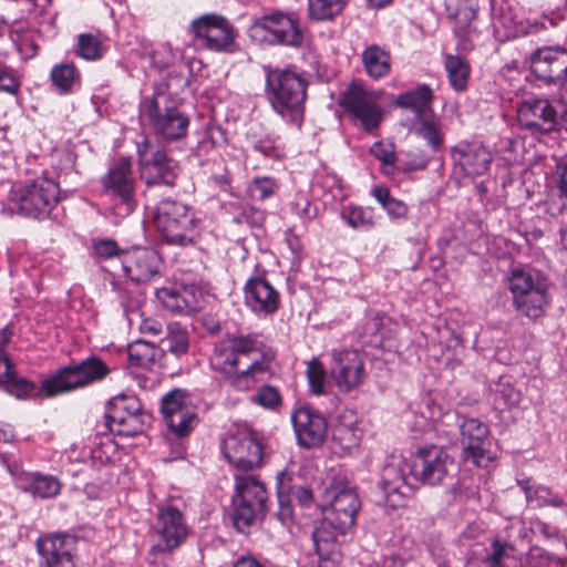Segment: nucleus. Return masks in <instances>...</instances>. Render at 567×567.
<instances>
[{
  "mask_svg": "<svg viewBox=\"0 0 567 567\" xmlns=\"http://www.w3.org/2000/svg\"><path fill=\"white\" fill-rule=\"evenodd\" d=\"M275 358L261 332L227 333L215 344L210 367L231 390L248 392L270 372Z\"/></svg>",
  "mask_w": 567,
  "mask_h": 567,
  "instance_id": "1",
  "label": "nucleus"
},
{
  "mask_svg": "<svg viewBox=\"0 0 567 567\" xmlns=\"http://www.w3.org/2000/svg\"><path fill=\"white\" fill-rule=\"evenodd\" d=\"M265 92L271 110L287 124L301 128L305 121L308 81L297 71L264 66Z\"/></svg>",
  "mask_w": 567,
  "mask_h": 567,
  "instance_id": "2",
  "label": "nucleus"
},
{
  "mask_svg": "<svg viewBox=\"0 0 567 567\" xmlns=\"http://www.w3.org/2000/svg\"><path fill=\"white\" fill-rule=\"evenodd\" d=\"M138 117L164 144L183 141L188 134L190 117L168 90L157 89L152 95L144 96L140 102Z\"/></svg>",
  "mask_w": 567,
  "mask_h": 567,
  "instance_id": "3",
  "label": "nucleus"
},
{
  "mask_svg": "<svg viewBox=\"0 0 567 567\" xmlns=\"http://www.w3.org/2000/svg\"><path fill=\"white\" fill-rule=\"evenodd\" d=\"M10 209L23 217L44 220L61 202L60 184L42 172L33 178L17 182L9 193Z\"/></svg>",
  "mask_w": 567,
  "mask_h": 567,
  "instance_id": "4",
  "label": "nucleus"
},
{
  "mask_svg": "<svg viewBox=\"0 0 567 567\" xmlns=\"http://www.w3.org/2000/svg\"><path fill=\"white\" fill-rule=\"evenodd\" d=\"M153 221L168 245L186 247L196 244L200 237L202 219L193 206L178 198H162L156 205Z\"/></svg>",
  "mask_w": 567,
  "mask_h": 567,
  "instance_id": "5",
  "label": "nucleus"
},
{
  "mask_svg": "<svg viewBox=\"0 0 567 567\" xmlns=\"http://www.w3.org/2000/svg\"><path fill=\"white\" fill-rule=\"evenodd\" d=\"M235 480V501L231 520L235 529L250 534L269 511V495L266 485L255 475L238 474Z\"/></svg>",
  "mask_w": 567,
  "mask_h": 567,
  "instance_id": "6",
  "label": "nucleus"
},
{
  "mask_svg": "<svg viewBox=\"0 0 567 567\" xmlns=\"http://www.w3.org/2000/svg\"><path fill=\"white\" fill-rule=\"evenodd\" d=\"M111 369L99 355L92 354L80 361H71L41 382V391L48 398L84 389L104 380Z\"/></svg>",
  "mask_w": 567,
  "mask_h": 567,
  "instance_id": "7",
  "label": "nucleus"
},
{
  "mask_svg": "<svg viewBox=\"0 0 567 567\" xmlns=\"http://www.w3.org/2000/svg\"><path fill=\"white\" fill-rule=\"evenodd\" d=\"M381 99L380 91L368 90L362 82L353 80L340 93L338 105L350 123L359 126L364 133L373 134L383 122Z\"/></svg>",
  "mask_w": 567,
  "mask_h": 567,
  "instance_id": "8",
  "label": "nucleus"
},
{
  "mask_svg": "<svg viewBox=\"0 0 567 567\" xmlns=\"http://www.w3.org/2000/svg\"><path fill=\"white\" fill-rule=\"evenodd\" d=\"M566 116L567 103L563 97L553 100L543 96L529 97L524 100L517 110L519 126L534 135L559 132Z\"/></svg>",
  "mask_w": 567,
  "mask_h": 567,
  "instance_id": "9",
  "label": "nucleus"
},
{
  "mask_svg": "<svg viewBox=\"0 0 567 567\" xmlns=\"http://www.w3.org/2000/svg\"><path fill=\"white\" fill-rule=\"evenodd\" d=\"M105 427L116 435L142 434L152 423V414L133 394H118L110 399L105 411Z\"/></svg>",
  "mask_w": 567,
  "mask_h": 567,
  "instance_id": "10",
  "label": "nucleus"
},
{
  "mask_svg": "<svg viewBox=\"0 0 567 567\" xmlns=\"http://www.w3.org/2000/svg\"><path fill=\"white\" fill-rule=\"evenodd\" d=\"M152 532L157 540L152 545L153 555L172 554L179 548L190 534L185 513L174 503H162L156 506V515Z\"/></svg>",
  "mask_w": 567,
  "mask_h": 567,
  "instance_id": "11",
  "label": "nucleus"
},
{
  "mask_svg": "<svg viewBox=\"0 0 567 567\" xmlns=\"http://www.w3.org/2000/svg\"><path fill=\"white\" fill-rule=\"evenodd\" d=\"M187 34L194 47L212 52H234L237 31L231 22L221 14L205 13L194 19Z\"/></svg>",
  "mask_w": 567,
  "mask_h": 567,
  "instance_id": "12",
  "label": "nucleus"
},
{
  "mask_svg": "<svg viewBox=\"0 0 567 567\" xmlns=\"http://www.w3.org/2000/svg\"><path fill=\"white\" fill-rule=\"evenodd\" d=\"M221 452L226 461L241 472L255 471L265 464L262 439L248 427L229 432L221 442Z\"/></svg>",
  "mask_w": 567,
  "mask_h": 567,
  "instance_id": "13",
  "label": "nucleus"
},
{
  "mask_svg": "<svg viewBox=\"0 0 567 567\" xmlns=\"http://www.w3.org/2000/svg\"><path fill=\"white\" fill-rule=\"evenodd\" d=\"M250 37L270 45L301 48L305 41L298 19L282 11H274L256 19L249 29Z\"/></svg>",
  "mask_w": 567,
  "mask_h": 567,
  "instance_id": "14",
  "label": "nucleus"
},
{
  "mask_svg": "<svg viewBox=\"0 0 567 567\" xmlns=\"http://www.w3.org/2000/svg\"><path fill=\"white\" fill-rule=\"evenodd\" d=\"M508 288L513 295V303L518 312L529 319L544 316L549 303L548 287L545 280L534 277L530 272L515 269L508 279Z\"/></svg>",
  "mask_w": 567,
  "mask_h": 567,
  "instance_id": "15",
  "label": "nucleus"
},
{
  "mask_svg": "<svg viewBox=\"0 0 567 567\" xmlns=\"http://www.w3.org/2000/svg\"><path fill=\"white\" fill-rule=\"evenodd\" d=\"M103 193L120 209L130 215L136 208V179L128 157L115 159L100 179Z\"/></svg>",
  "mask_w": 567,
  "mask_h": 567,
  "instance_id": "16",
  "label": "nucleus"
},
{
  "mask_svg": "<svg viewBox=\"0 0 567 567\" xmlns=\"http://www.w3.org/2000/svg\"><path fill=\"white\" fill-rule=\"evenodd\" d=\"M323 495L330 503L323 508V515L328 517V522L337 525L340 534H346L354 526L361 507L358 493L342 477H333L324 488Z\"/></svg>",
  "mask_w": 567,
  "mask_h": 567,
  "instance_id": "17",
  "label": "nucleus"
},
{
  "mask_svg": "<svg viewBox=\"0 0 567 567\" xmlns=\"http://www.w3.org/2000/svg\"><path fill=\"white\" fill-rule=\"evenodd\" d=\"M141 179L146 187L165 186L173 188L177 184L179 166L164 150L152 151V144L145 140L137 148Z\"/></svg>",
  "mask_w": 567,
  "mask_h": 567,
  "instance_id": "18",
  "label": "nucleus"
},
{
  "mask_svg": "<svg viewBox=\"0 0 567 567\" xmlns=\"http://www.w3.org/2000/svg\"><path fill=\"white\" fill-rule=\"evenodd\" d=\"M464 405V402H460L456 410L457 416L463 419L460 424L463 457L477 467H487L494 460L489 450V426L477 417L463 415L462 408Z\"/></svg>",
  "mask_w": 567,
  "mask_h": 567,
  "instance_id": "19",
  "label": "nucleus"
},
{
  "mask_svg": "<svg viewBox=\"0 0 567 567\" xmlns=\"http://www.w3.org/2000/svg\"><path fill=\"white\" fill-rule=\"evenodd\" d=\"M453 460L447 452L436 445L419 449L410 460V475L422 485L439 486L449 476Z\"/></svg>",
  "mask_w": 567,
  "mask_h": 567,
  "instance_id": "20",
  "label": "nucleus"
},
{
  "mask_svg": "<svg viewBox=\"0 0 567 567\" xmlns=\"http://www.w3.org/2000/svg\"><path fill=\"white\" fill-rule=\"evenodd\" d=\"M161 412L169 431L178 437L188 436L198 423L197 408L182 389H173L163 396Z\"/></svg>",
  "mask_w": 567,
  "mask_h": 567,
  "instance_id": "21",
  "label": "nucleus"
},
{
  "mask_svg": "<svg viewBox=\"0 0 567 567\" xmlns=\"http://www.w3.org/2000/svg\"><path fill=\"white\" fill-rule=\"evenodd\" d=\"M532 73L546 85L567 86V48L545 45L535 49L529 56Z\"/></svg>",
  "mask_w": 567,
  "mask_h": 567,
  "instance_id": "22",
  "label": "nucleus"
},
{
  "mask_svg": "<svg viewBox=\"0 0 567 567\" xmlns=\"http://www.w3.org/2000/svg\"><path fill=\"white\" fill-rule=\"evenodd\" d=\"M78 539L68 533H48L35 540L39 567H76Z\"/></svg>",
  "mask_w": 567,
  "mask_h": 567,
  "instance_id": "23",
  "label": "nucleus"
},
{
  "mask_svg": "<svg viewBox=\"0 0 567 567\" xmlns=\"http://www.w3.org/2000/svg\"><path fill=\"white\" fill-rule=\"evenodd\" d=\"M331 359L330 374L341 391L350 392L364 382L365 363L360 351L351 348L333 349Z\"/></svg>",
  "mask_w": 567,
  "mask_h": 567,
  "instance_id": "24",
  "label": "nucleus"
},
{
  "mask_svg": "<svg viewBox=\"0 0 567 567\" xmlns=\"http://www.w3.org/2000/svg\"><path fill=\"white\" fill-rule=\"evenodd\" d=\"M246 307L256 316L272 317L281 307V295L266 276V271L249 277L243 288Z\"/></svg>",
  "mask_w": 567,
  "mask_h": 567,
  "instance_id": "25",
  "label": "nucleus"
},
{
  "mask_svg": "<svg viewBox=\"0 0 567 567\" xmlns=\"http://www.w3.org/2000/svg\"><path fill=\"white\" fill-rule=\"evenodd\" d=\"M124 275L135 284H145L161 277L163 259L150 247H134L121 255Z\"/></svg>",
  "mask_w": 567,
  "mask_h": 567,
  "instance_id": "26",
  "label": "nucleus"
},
{
  "mask_svg": "<svg viewBox=\"0 0 567 567\" xmlns=\"http://www.w3.org/2000/svg\"><path fill=\"white\" fill-rule=\"evenodd\" d=\"M291 421L300 446L313 449L324 443L328 423L320 412L310 406H301L292 413Z\"/></svg>",
  "mask_w": 567,
  "mask_h": 567,
  "instance_id": "27",
  "label": "nucleus"
},
{
  "mask_svg": "<svg viewBox=\"0 0 567 567\" xmlns=\"http://www.w3.org/2000/svg\"><path fill=\"white\" fill-rule=\"evenodd\" d=\"M451 156L464 176L484 175L493 162L492 153L477 141H460L451 148Z\"/></svg>",
  "mask_w": 567,
  "mask_h": 567,
  "instance_id": "28",
  "label": "nucleus"
},
{
  "mask_svg": "<svg viewBox=\"0 0 567 567\" xmlns=\"http://www.w3.org/2000/svg\"><path fill=\"white\" fill-rule=\"evenodd\" d=\"M380 487L384 501L392 508L403 507L413 493L403 468L396 464H386L383 467Z\"/></svg>",
  "mask_w": 567,
  "mask_h": 567,
  "instance_id": "29",
  "label": "nucleus"
},
{
  "mask_svg": "<svg viewBox=\"0 0 567 567\" xmlns=\"http://www.w3.org/2000/svg\"><path fill=\"white\" fill-rule=\"evenodd\" d=\"M10 39L24 60L39 54L41 33L29 20L17 19L10 25Z\"/></svg>",
  "mask_w": 567,
  "mask_h": 567,
  "instance_id": "30",
  "label": "nucleus"
},
{
  "mask_svg": "<svg viewBox=\"0 0 567 567\" xmlns=\"http://www.w3.org/2000/svg\"><path fill=\"white\" fill-rule=\"evenodd\" d=\"M434 93L429 84H421L414 90L398 95L394 105L413 112L415 120L433 114Z\"/></svg>",
  "mask_w": 567,
  "mask_h": 567,
  "instance_id": "31",
  "label": "nucleus"
},
{
  "mask_svg": "<svg viewBox=\"0 0 567 567\" xmlns=\"http://www.w3.org/2000/svg\"><path fill=\"white\" fill-rule=\"evenodd\" d=\"M49 79L59 95H69L82 85V74L73 61H62L51 68Z\"/></svg>",
  "mask_w": 567,
  "mask_h": 567,
  "instance_id": "32",
  "label": "nucleus"
},
{
  "mask_svg": "<svg viewBox=\"0 0 567 567\" xmlns=\"http://www.w3.org/2000/svg\"><path fill=\"white\" fill-rule=\"evenodd\" d=\"M127 355L131 367L153 370L162 367L164 349L151 341L138 339L127 346Z\"/></svg>",
  "mask_w": 567,
  "mask_h": 567,
  "instance_id": "33",
  "label": "nucleus"
},
{
  "mask_svg": "<svg viewBox=\"0 0 567 567\" xmlns=\"http://www.w3.org/2000/svg\"><path fill=\"white\" fill-rule=\"evenodd\" d=\"M0 389L18 400H28L38 394L37 384L31 380L19 377L12 362L0 367Z\"/></svg>",
  "mask_w": 567,
  "mask_h": 567,
  "instance_id": "34",
  "label": "nucleus"
},
{
  "mask_svg": "<svg viewBox=\"0 0 567 567\" xmlns=\"http://www.w3.org/2000/svg\"><path fill=\"white\" fill-rule=\"evenodd\" d=\"M109 40L101 32H84L76 35L73 45L74 54L87 62L102 60L107 53Z\"/></svg>",
  "mask_w": 567,
  "mask_h": 567,
  "instance_id": "35",
  "label": "nucleus"
},
{
  "mask_svg": "<svg viewBox=\"0 0 567 567\" xmlns=\"http://www.w3.org/2000/svg\"><path fill=\"white\" fill-rule=\"evenodd\" d=\"M341 535L337 529V525L328 522V517L323 515L322 520L318 522L311 532V542L315 553L322 561L330 559L337 547V536Z\"/></svg>",
  "mask_w": 567,
  "mask_h": 567,
  "instance_id": "36",
  "label": "nucleus"
},
{
  "mask_svg": "<svg viewBox=\"0 0 567 567\" xmlns=\"http://www.w3.org/2000/svg\"><path fill=\"white\" fill-rule=\"evenodd\" d=\"M361 62L367 75L373 80L383 79L391 72V54L379 44L368 45L361 53Z\"/></svg>",
  "mask_w": 567,
  "mask_h": 567,
  "instance_id": "37",
  "label": "nucleus"
},
{
  "mask_svg": "<svg viewBox=\"0 0 567 567\" xmlns=\"http://www.w3.org/2000/svg\"><path fill=\"white\" fill-rule=\"evenodd\" d=\"M156 297L164 308L174 313H187L197 309L195 296L186 288L178 290L175 287L156 289Z\"/></svg>",
  "mask_w": 567,
  "mask_h": 567,
  "instance_id": "38",
  "label": "nucleus"
},
{
  "mask_svg": "<svg viewBox=\"0 0 567 567\" xmlns=\"http://www.w3.org/2000/svg\"><path fill=\"white\" fill-rule=\"evenodd\" d=\"M24 491L41 499L53 498L61 492L62 484L51 474L31 472L24 476Z\"/></svg>",
  "mask_w": 567,
  "mask_h": 567,
  "instance_id": "39",
  "label": "nucleus"
},
{
  "mask_svg": "<svg viewBox=\"0 0 567 567\" xmlns=\"http://www.w3.org/2000/svg\"><path fill=\"white\" fill-rule=\"evenodd\" d=\"M444 70L451 89L461 93L466 91L471 75L470 62L461 56L452 53L444 54Z\"/></svg>",
  "mask_w": 567,
  "mask_h": 567,
  "instance_id": "40",
  "label": "nucleus"
},
{
  "mask_svg": "<svg viewBox=\"0 0 567 567\" xmlns=\"http://www.w3.org/2000/svg\"><path fill=\"white\" fill-rule=\"evenodd\" d=\"M246 141L254 151L260 153L267 158L280 159L284 157V146L280 142V137L270 133H265L260 127H251L246 133Z\"/></svg>",
  "mask_w": 567,
  "mask_h": 567,
  "instance_id": "41",
  "label": "nucleus"
},
{
  "mask_svg": "<svg viewBox=\"0 0 567 567\" xmlns=\"http://www.w3.org/2000/svg\"><path fill=\"white\" fill-rule=\"evenodd\" d=\"M414 125L415 135L422 138L433 153L439 152L443 147L445 135L442 132L435 113L415 120Z\"/></svg>",
  "mask_w": 567,
  "mask_h": 567,
  "instance_id": "42",
  "label": "nucleus"
},
{
  "mask_svg": "<svg viewBox=\"0 0 567 567\" xmlns=\"http://www.w3.org/2000/svg\"><path fill=\"white\" fill-rule=\"evenodd\" d=\"M340 217L350 228L355 230L368 231L377 225L375 212L372 207L349 204L342 208Z\"/></svg>",
  "mask_w": 567,
  "mask_h": 567,
  "instance_id": "43",
  "label": "nucleus"
},
{
  "mask_svg": "<svg viewBox=\"0 0 567 567\" xmlns=\"http://www.w3.org/2000/svg\"><path fill=\"white\" fill-rule=\"evenodd\" d=\"M371 195L385 210L391 220H404L408 218L410 212L408 204L393 197L389 187L375 185L371 190Z\"/></svg>",
  "mask_w": 567,
  "mask_h": 567,
  "instance_id": "44",
  "label": "nucleus"
},
{
  "mask_svg": "<svg viewBox=\"0 0 567 567\" xmlns=\"http://www.w3.org/2000/svg\"><path fill=\"white\" fill-rule=\"evenodd\" d=\"M135 282H121L116 279L111 280L112 290L117 295V300L125 315L140 310L144 302V295Z\"/></svg>",
  "mask_w": 567,
  "mask_h": 567,
  "instance_id": "45",
  "label": "nucleus"
},
{
  "mask_svg": "<svg viewBox=\"0 0 567 567\" xmlns=\"http://www.w3.org/2000/svg\"><path fill=\"white\" fill-rule=\"evenodd\" d=\"M348 0H308V12L311 20L332 22L342 14Z\"/></svg>",
  "mask_w": 567,
  "mask_h": 567,
  "instance_id": "46",
  "label": "nucleus"
},
{
  "mask_svg": "<svg viewBox=\"0 0 567 567\" xmlns=\"http://www.w3.org/2000/svg\"><path fill=\"white\" fill-rule=\"evenodd\" d=\"M285 481V485L288 487L287 497L297 502L302 507H310L313 503V492L307 485H298L291 473L281 471L277 474L276 484H280Z\"/></svg>",
  "mask_w": 567,
  "mask_h": 567,
  "instance_id": "47",
  "label": "nucleus"
},
{
  "mask_svg": "<svg viewBox=\"0 0 567 567\" xmlns=\"http://www.w3.org/2000/svg\"><path fill=\"white\" fill-rule=\"evenodd\" d=\"M167 334L163 339L164 352L168 351L176 358H179L188 352L189 339L188 333L178 323L169 324Z\"/></svg>",
  "mask_w": 567,
  "mask_h": 567,
  "instance_id": "48",
  "label": "nucleus"
},
{
  "mask_svg": "<svg viewBox=\"0 0 567 567\" xmlns=\"http://www.w3.org/2000/svg\"><path fill=\"white\" fill-rule=\"evenodd\" d=\"M520 399V391L501 378L494 390L493 404L495 410L499 412L511 410L519 404Z\"/></svg>",
  "mask_w": 567,
  "mask_h": 567,
  "instance_id": "49",
  "label": "nucleus"
},
{
  "mask_svg": "<svg viewBox=\"0 0 567 567\" xmlns=\"http://www.w3.org/2000/svg\"><path fill=\"white\" fill-rule=\"evenodd\" d=\"M250 402L265 410L277 412L284 404V398L277 386L262 384L256 394L250 398Z\"/></svg>",
  "mask_w": 567,
  "mask_h": 567,
  "instance_id": "50",
  "label": "nucleus"
},
{
  "mask_svg": "<svg viewBox=\"0 0 567 567\" xmlns=\"http://www.w3.org/2000/svg\"><path fill=\"white\" fill-rule=\"evenodd\" d=\"M332 441L334 445L340 447L341 452L351 453L360 445L361 435L355 427L339 424L333 429Z\"/></svg>",
  "mask_w": 567,
  "mask_h": 567,
  "instance_id": "51",
  "label": "nucleus"
},
{
  "mask_svg": "<svg viewBox=\"0 0 567 567\" xmlns=\"http://www.w3.org/2000/svg\"><path fill=\"white\" fill-rule=\"evenodd\" d=\"M369 153L381 162L383 174H393L395 169V163L398 161L395 146L393 143H385L383 141L375 142L370 147Z\"/></svg>",
  "mask_w": 567,
  "mask_h": 567,
  "instance_id": "52",
  "label": "nucleus"
},
{
  "mask_svg": "<svg viewBox=\"0 0 567 567\" xmlns=\"http://www.w3.org/2000/svg\"><path fill=\"white\" fill-rule=\"evenodd\" d=\"M432 156L429 155L424 150L415 148L408 151L401 158L400 169L403 173L420 172L426 169Z\"/></svg>",
  "mask_w": 567,
  "mask_h": 567,
  "instance_id": "53",
  "label": "nucleus"
},
{
  "mask_svg": "<svg viewBox=\"0 0 567 567\" xmlns=\"http://www.w3.org/2000/svg\"><path fill=\"white\" fill-rule=\"evenodd\" d=\"M326 369L319 359L313 358L307 364V379L310 390L316 395H322L326 386Z\"/></svg>",
  "mask_w": 567,
  "mask_h": 567,
  "instance_id": "54",
  "label": "nucleus"
},
{
  "mask_svg": "<svg viewBox=\"0 0 567 567\" xmlns=\"http://www.w3.org/2000/svg\"><path fill=\"white\" fill-rule=\"evenodd\" d=\"M288 487L285 485V481L280 484H276V495L278 499V511L276 517L284 525H289L293 519V506L291 499L287 497Z\"/></svg>",
  "mask_w": 567,
  "mask_h": 567,
  "instance_id": "55",
  "label": "nucleus"
},
{
  "mask_svg": "<svg viewBox=\"0 0 567 567\" xmlns=\"http://www.w3.org/2000/svg\"><path fill=\"white\" fill-rule=\"evenodd\" d=\"M251 192L257 193L258 200L271 198L279 190V183L271 176H257L251 181Z\"/></svg>",
  "mask_w": 567,
  "mask_h": 567,
  "instance_id": "56",
  "label": "nucleus"
},
{
  "mask_svg": "<svg viewBox=\"0 0 567 567\" xmlns=\"http://www.w3.org/2000/svg\"><path fill=\"white\" fill-rule=\"evenodd\" d=\"M290 207L292 213L303 223H308L317 216V207L312 206L310 199L303 194H297Z\"/></svg>",
  "mask_w": 567,
  "mask_h": 567,
  "instance_id": "57",
  "label": "nucleus"
},
{
  "mask_svg": "<svg viewBox=\"0 0 567 567\" xmlns=\"http://www.w3.org/2000/svg\"><path fill=\"white\" fill-rule=\"evenodd\" d=\"M236 224H247L250 227H261L266 220V212L255 206H245L234 218Z\"/></svg>",
  "mask_w": 567,
  "mask_h": 567,
  "instance_id": "58",
  "label": "nucleus"
},
{
  "mask_svg": "<svg viewBox=\"0 0 567 567\" xmlns=\"http://www.w3.org/2000/svg\"><path fill=\"white\" fill-rule=\"evenodd\" d=\"M92 248L94 254L103 259H112L117 257L121 260L122 250L114 239H96L93 240Z\"/></svg>",
  "mask_w": 567,
  "mask_h": 567,
  "instance_id": "59",
  "label": "nucleus"
},
{
  "mask_svg": "<svg viewBox=\"0 0 567 567\" xmlns=\"http://www.w3.org/2000/svg\"><path fill=\"white\" fill-rule=\"evenodd\" d=\"M537 504L539 506H551L555 508H561L565 506L564 498L557 494L551 492V489L547 486H537L534 491Z\"/></svg>",
  "mask_w": 567,
  "mask_h": 567,
  "instance_id": "60",
  "label": "nucleus"
},
{
  "mask_svg": "<svg viewBox=\"0 0 567 567\" xmlns=\"http://www.w3.org/2000/svg\"><path fill=\"white\" fill-rule=\"evenodd\" d=\"M144 54L147 55L153 64L157 69L167 68L171 61V51L165 44H158L156 48H145Z\"/></svg>",
  "mask_w": 567,
  "mask_h": 567,
  "instance_id": "61",
  "label": "nucleus"
},
{
  "mask_svg": "<svg viewBox=\"0 0 567 567\" xmlns=\"http://www.w3.org/2000/svg\"><path fill=\"white\" fill-rule=\"evenodd\" d=\"M0 91L17 95L20 91V82L13 75L11 70L4 64L0 63Z\"/></svg>",
  "mask_w": 567,
  "mask_h": 567,
  "instance_id": "62",
  "label": "nucleus"
},
{
  "mask_svg": "<svg viewBox=\"0 0 567 567\" xmlns=\"http://www.w3.org/2000/svg\"><path fill=\"white\" fill-rule=\"evenodd\" d=\"M491 547L492 551L486 558L488 567H504L503 560L506 556V544L494 539Z\"/></svg>",
  "mask_w": 567,
  "mask_h": 567,
  "instance_id": "63",
  "label": "nucleus"
},
{
  "mask_svg": "<svg viewBox=\"0 0 567 567\" xmlns=\"http://www.w3.org/2000/svg\"><path fill=\"white\" fill-rule=\"evenodd\" d=\"M266 559H259L252 554L240 555L231 565V567H267Z\"/></svg>",
  "mask_w": 567,
  "mask_h": 567,
  "instance_id": "64",
  "label": "nucleus"
}]
</instances>
